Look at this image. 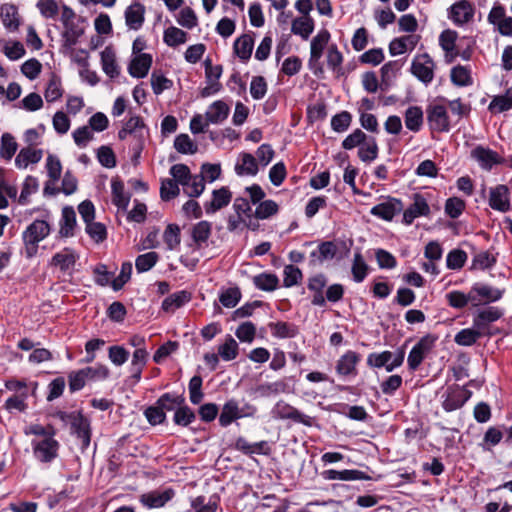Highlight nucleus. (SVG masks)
Listing matches in <instances>:
<instances>
[{
  "label": "nucleus",
  "mask_w": 512,
  "mask_h": 512,
  "mask_svg": "<svg viewBox=\"0 0 512 512\" xmlns=\"http://www.w3.org/2000/svg\"><path fill=\"white\" fill-rule=\"evenodd\" d=\"M111 190L112 203L117 206L118 209L126 210L130 202V195L125 193L123 181L119 178H113L111 180Z\"/></svg>",
  "instance_id": "obj_29"
},
{
  "label": "nucleus",
  "mask_w": 512,
  "mask_h": 512,
  "mask_svg": "<svg viewBox=\"0 0 512 512\" xmlns=\"http://www.w3.org/2000/svg\"><path fill=\"white\" fill-rule=\"evenodd\" d=\"M427 122L432 131L448 132L450 130V118L447 109L441 104H431L426 109Z\"/></svg>",
  "instance_id": "obj_6"
},
{
  "label": "nucleus",
  "mask_w": 512,
  "mask_h": 512,
  "mask_svg": "<svg viewBox=\"0 0 512 512\" xmlns=\"http://www.w3.org/2000/svg\"><path fill=\"white\" fill-rule=\"evenodd\" d=\"M378 156V145L376 139L368 137L367 140L359 147L358 157L363 162H372Z\"/></svg>",
  "instance_id": "obj_47"
},
{
  "label": "nucleus",
  "mask_w": 512,
  "mask_h": 512,
  "mask_svg": "<svg viewBox=\"0 0 512 512\" xmlns=\"http://www.w3.org/2000/svg\"><path fill=\"white\" fill-rule=\"evenodd\" d=\"M404 351H400L395 357L390 351H383L381 353H370L367 356V365L373 368L384 367L387 372H392L403 364Z\"/></svg>",
  "instance_id": "obj_7"
},
{
  "label": "nucleus",
  "mask_w": 512,
  "mask_h": 512,
  "mask_svg": "<svg viewBox=\"0 0 512 512\" xmlns=\"http://www.w3.org/2000/svg\"><path fill=\"white\" fill-rule=\"evenodd\" d=\"M152 56L147 53H142L135 56L128 67L129 74L135 78H144L151 67Z\"/></svg>",
  "instance_id": "obj_26"
},
{
  "label": "nucleus",
  "mask_w": 512,
  "mask_h": 512,
  "mask_svg": "<svg viewBox=\"0 0 512 512\" xmlns=\"http://www.w3.org/2000/svg\"><path fill=\"white\" fill-rule=\"evenodd\" d=\"M76 226V213L72 207L66 206L62 210L59 233L62 237H71L74 235Z\"/></svg>",
  "instance_id": "obj_36"
},
{
  "label": "nucleus",
  "mask_w": 512,
  "mask_h": 512,
  "mask_svg": "<svg viewBox=\"0 0 512 512\" xmlns=\"http://www.w3.org/2000/svg\"><path fill=\"white\" fill-rule=\"evenodd\" d=\"M446 300L452 308L463 309L468 304H471L473 307V301H475V298L472 296L471 289L467 294L462 291L454 290L446 294Z\"/></svg>",
  "instance_id": "obj_39"
},
{
  "label": "nucleus",
  "mask_w": 512,
  "mask_h": 512,
  "mask_svg": "<svg viewBox=\"0 0 512 512\" xmlns=\"http://www.w3.org/2000/svg\"><path fill=\"white\" fill-rule=\"evenodd\" d=\"M437 336L432 334H427L423 336L411 349L407 363L408 367L411 370H416L425 359V357L431 352L433 349L435 342L437 341Z\"/></svg>",
  "instance_id": "obj_5"
},
{
  "label": "nucleus",
  "mask_w": 512,
  "mask_h": 512,
  "mask_svg": "<svg viewBox=\"0 0 512 512\" xmlns=\"http://www.w3.org/2000/svg\"><path fill=\"white\" fill-rule=\"evenodd\" d=\"M212 231V224L208 221H200L192 229V239L198 248L206 244Z\"/></svg>",
  "instance_id": "obj_43"
},
{
  "label": "nucleus",
  "mask_w": 512,
  "mask_h": 512,
  "mask_svg": "<svg viewBox=\"0 0 512 512\" xmlns=\"http://www.w3.org/2000/svg\"><path fill=\"white\" fill-rule=\"evenodd\" d=\"M145 6L134 2L125 10V23L131 30H139L145 20Z\"/></svg>",
  "instance_id": "obj_24"
},
{
  "label": "nucleus",
  "mask_w": 512,
  "mask_h": 512,
  "mask_svg": "<svg viewBox=\"0 0 512 512\" xmlns=\"http://www.w3.org/2000/svg\"><path fill=\"white\" fill-rule=\"evenodd\" d=\"M330 39V33L328 30H321L318 34L313 37L311 41V49H310V60L309 63L312 66L313 64H318V67L314 69V74L318 75L319 73H323V68L319 64V60L322 56L323 50L325 46L328 44Z\"/></svg>",
  "instance_id": "obj_12"
},
{
  "label": "nucleus",
  "mask_w": 512,
  "mask_h": 512,
  "mask_svg": "<svg viewBox=\"0 0 512 512\" xmlns=\"http://www.w3.org/2000/svg\"><path fill=\"white\" fill-rule=\"evenodd\" d=\"M39 184L37 178L33 176H27L22 187L21 194L18 202L21 205H26L29 202V196L38 191Z\"/></svg>",
  "instance_id": "obj_58"
},
{
  "label": "nucleus",
  "mask_w": 512,
  "mask_h": 512,
  "mask_svg": "<svg viewBox=\"0 0 512 512\" xmlns=\"http://www.w3.org/2000/svg\"><path fill=\"white\" fill-rule=\"evenodd\" d=\"M272 412L274 417L278 419H289L305 426L312 425V418L310 416L301 413L298 409L284 401L277 402Z\"/></svg>",
  "instance_id": "obj_10"
},
{
  "label": "nucleus",
  "mask_w": 512,
  "mask_h": 512,
  "mask_svg": "<svg viewBox=\"0 0 512 512\" xmlns=\"http://www.w3.org/2000/svg\"><path fill=\"white\" fill-rule=\"evenodd\" d=\"M18 144L10 133H4L1 136L0 156L5 160H10L17 151Z\"/></svg>",
  "instance_id": "obj_54"
},
{
  "label": "nucleus",
  "mask_w": 512,
  "mask_h": 512,
  "mask_svg": "<svg viewBox=\"0 0 512 512\" xmlns=\"http://www.w3.org/2000/svg\"><path fill=\"white\" fill-rule=\"evenodd\" d=\"M405 125L413 131L418 132L423 125V111L419 106H410L405 111Z\"/></svg>",
  "instance_id": "obj_42"
},
{
  "label": "nucleus",
  "mask_w": 512,
  "mask_h": 512,
  "mask_svg": "<svg viewBox=\"0 0 512 512\" xmlns=\"http://www.w3.org/2000/svg\"><path fill=\"white\" fill-rule=\"evenodd\" d=\"M77 259L78 256L72 249L65 248L52 257L50 264L59 267V269L65 273L73 269Z\"/></svg>",
  "instance_id": "obj_28"
},
{
  "label": "nucleus",
  "mask_w": 512,
  "mask_h": 512,
  "mask_svg": "<svg viewBox=\"0 0 512 512\" xmlns=\"http://www.w3.org/2000/svg\"><path fill=\"white\" fill-rule=\"evenodd\" d=\"M489 205L500 212L510 210L509 189L506 185L500 184L490 189Z\"/></svg>",
  "instance_id": "obj_18"
},
{
  "label": "nucleus",
  "mask_w": 512,
  "mask_h": 512,
  "mask_svg": "<svg viewBox=\"0 0 512 512\" xmlns=\"http://www.w3.org/2000/svg\"><path fill=\"white\" fill-rule=\"evenodd\" d=\"M503 316L502 309L494 306H488L477 310L473 315V327L480 330L483 334L489 324L496 322Z\"/></svg>",
  "instance_id": "obj_15"
},
{
  "label": "nucleus",
  "mask_w": 512,
  "mask_h": 512,
  "mask_svg": "<svg viewBox=\"0 0 512 512\" xmlns=\"http://www.w3.org/2000/svg\"><path fill=\"white\" fill-rule=\"evenodd\" d=\"M351 121V114L348 111H342L332 117L331 127L335 132L342 133L349 128Z\"/></svg>",
  "instance_id": "obj_61"
},
{
  "label": "nucleus",
  "mask_w": 512,
  "mask_h": 512,
  "mask_svg": "<svg viewBox=\"0 0 512 512\" xmlns=\"http://www.w3.org/2000/svg\"><path fill=\"white\" fill-rule=\"evenodd\" d=\"M465 209V202L464 200L458 198V197H451L446 200L445 203V213L450 218H458Z\"/></svg>",
  "instance_id": "obj_64"
},
{
  "label": "nucleus",
  "mask_w": 512,
  "mask_h": 512,
  "mask_svg": "<svg viewBox=\"0 0 512 512\" xmlns=\"http://www.w3.org/2000/svg\"><path fill=\"white\" fill-rule=\"evenodd\" d=\"M429 214L430 207L426 198L420 193H415L413 194V203L403 211V223L411 225L416 218Z\"/></svg>",
  "instance_id": "obj_11"
},
{
  "label": "nucleus",
  "mask_w": 512,
  "mask_h": 512,
  "mask_svg": "<svg viewBox=\"0 0 512 512\" xmlns=\"http://www.w3.org/2000/svg\"><path fill=\"white\" fill-rule=\"evenodd\" d=\"M170 174L174 178L173 180L177 184L182 186H188L191 181L190 169L185 164H175L170 168Z\"/></svg>",
  "instance_id": "obj_56"
},
{
  "label": "nucleus",
  "mask_w": 512,
  "mask_h": 512,
  "mask_svg": "<svg viewBox=\"0 0 512 512\" xmlns=\"http://www.w3.org/2000/svg\"><path fill=\"white\" fill-rule=\"evenodd\" d=\"M232 199V193L228 187H221L212 192V199L204 204L205 212L213 214L226 207Z\"/></svg>",
  "instance_id": "obj_21"
},
{
  "label": "nucleus",
  "mask_w": 512,
  "mask_h": 512,
  "mask_svg": "<svg viewBox=\"0 0 512 512\" xmlns=\"http://www.w3.org/2000/svg\"><path fill=\"white\" fill-rule=\"evenodd\" d=\"M191 300V294L188 291L182 290L175 292L166 297L162 302V309L165 312L172 313L176 309L188 303Z\"/></svg>",
  "instance_id": "obj_34"
},
{
  "label": "nucleus",
  "mask_w": 512,
  "mask_h": 512,
  "mask_svg": "<svg viewBox=\"0 0 512 512\" xmlns=\"http://www.w3.org/2000/svg\"><path fill=\"white\" fill-rule=\"evenodd\" d=\"M482 335L483 333L476 328L462 329L455 335L454 341L460 346H471L475 344Z\"/></svg>",
  "instance_id": "obj_48"
},
{
  "label": "nucleus",
  "mask_w": 512,
  "mask_h": 512,
  "mask_svg": "<svg viewBox=\"0 0 512 512\" xmlns=\"http://www.w3.org/2000/svg\"><path fill=\"white\" fill-rule=\"evenodd\" d=\"M101 64L102 69L110 78H116L119 76V67L116 62L115 51L111 46H107L101 52Z\"/></svg>",
  "instance_id": "obj_30"
},
{
  "label": "nucleus",
  "mask_w": 512,
  "mask_h": 512,
  "mask_svg": "<svg viewBox=\"0 0 512 512\" xmlns=\"http://www.w3.org/2000/svg\"><path fill=\"white\" fill-rule=\"evenodd\" d=\"M175 495L173 489L168 488L165 490H154L148 493H144L140 496V502L143 506L153 509V508H161L167 502H169Z\"/></svg>",
  "instance_id": "obj_16"
},
{
  "label": "nucleus",
  "mask_w": 512,
  "mask_h": 512,
  "mask_svg": "<svg viewBox=\"0 0 512 512\" xmlns=\"http://www.w3.org/2000/svg\"><path fill=\"white\" fill-rule=\"evenodd\" d=\"M457 32L447 29L444 30L439 36V44L445 52V60L447 63H452L459 55L456 49Z\"/></svg>",
  "instance_id": "obj_23"
},
{
  "label": "nucleus",
  "mask_w": 512,
  "mask_h": 512,
  "mask_svg": "<svg viewBox=\"0 0 512 512\" xmlns=\"http://www.w3.org/2000/svg\"><path fill=\"white\" fill-rule=\"evenodd\" d=\"M235 172L239 176L256 175L258 172L257 159L250 153H241L239 161L235 165Z\"/></svg>",
  "instance_id": "obj_31"
},
{
  "label": "nucleus",
  "mask_w": 512,
  "mask_h": 512,
  "mask_svg": "<svg viewBox=\"0 0 512 512\" xmlns=\"http://www.w3.org/2000/svg\"><path fill=\"white\" fill-rule=\"evenodd\" d=\"M50 233V226L44 220L33 221L23 232L22 238L25 245V256L32 258L38 251V244Z\"/></svg>",
  "instance_id": "obj_1"
},
{
  "label": "nucleus",
  "mask_w": 512,
  "mask_h": 512,
  "mask_svg": "<svg viewBox=\"0 0 512 512\" xmlns=\"http://www.w3.org/2000/svg\"><path fill=\"white\" fill-rule=\"evenodd\" d=\"M471 157L479 163L482 169L487 171H490L494 165L504 163V158H502L496 151L485 148L481 145L476 146L471 151Z\"/></svg>",
  "instance_id": "obj_14"
},
{
  "label": "nucleus",
  "mask_w": 512,
  "mask_h": 512,
  "mask_svg": "<svg viewBox=\"0 0 512 512\" xmlns=\"http://www.w3.org/2000/svg\"><path fill=\"white\" fill-rule=\"evenodd\" d=\"M474 16V8L467 0H460L450 8V18L457 25L469 22Z\"/></svg>",
  "instance_id": "obj_22"
},
{
  "label": "nucleus",
  "mask_w": 512,
  "mask_h": 512,
  "mask_svg": "<svg viewBox=\"0 0 512 512\" xmlns=\"http://www.w3.org/2000/svg\"><path fill=\"white\" fill-rule=\"evenodd\" d=\"M195 419L196 415L194 411L186 404V401L184 404L178 407L173 416L174 423L184 427L190 425L195 421Z\"/></svg>",
  "instance_id": "obj_49"
},
{
  "label": "nucleus",
  "mask_w": 512,
  "mask_h": 512,
  "mask_svg": "<svg viewBox=\"0 0 512 512\" xmlns=\"http://www.w3.org/2000/svg\"><path fill=\"white\" fill-rule=\"evenodd\" d=\"M43 156L41 149L31 147L22 148L15 158V165L19 169L26 168L29 164L38 163Z\"/></svg>",
  "instance_id": "obj_32"
},
{
  "label": "nucleus",
  "mask_w": 512,
  "mask_h": 512,
  "mask_svg": "<svg viewBox=\"0 0 512 512\" xmlns=\"http://www.w3.org/2000/svg\"><path fill=\"white\" fill-rule=\"evenodd\" d=\"M351 272L353 275V280L357 283L362 282L366 278L368 265L364 261L361 253H355Z\"/></svg>",
  "instance_id": "obj_57"
},
{
  "label": "nucleus",
  "mask_w": 512,
  "mask_h": 512,
  "mask_svg": "<svg viewBox=\"0 0 512 512\" xmlns=\"http://www.w3.org/2000/svg\"><path fill=\"white\" fill-rule=\"evenodd\" d=\"M292 32L307 40L314 30V20L310 16H302L293 20Z\"/></svg>",
  "instance_id": "obj_41"
},
{
  "label": "nucleus",
  "mask_w": 512,
  "mask_h": 512,
  "mask_svg": "<svg viewBox=\"0 0 512 512\" xmlns=\"http://www.w3.org/2000/svg\"><path fill=\"white\" fill-rule=\"evenodd\" d=\"M322 477L325 480H341V481H356V480H372V477L363 471L357 469H345L342 471L329 469L322 472Z\"/></svg>",
  "instance_id": "obj_19"
},
{
  "label": "nucleus",
  "mask_w": 512,
  "mask_h": 512,
  "mask_svg": "<svg viewBox=\"0 0 512 512\" xmlns=\"http://www.w3.org/2000/svg\"><path fill=\"white\" fill-rule=\"evenodd\" d=\"M254 46L253 38L248 34H243L234 42V52L243 61L250 59Z\"/></svg>",
  "instance_id": "obj_38"
},
{
  "label": "nucleus",
  "mask_w": 512,
  "mask_h": 512,
  "mask_svg": "<svg viewBox=\"0 0 512 512\" xmlns=\"http://www.w3.org/2000/svg\"><path fill=\"white\" fill-rule=\"evenodd\" d=\"M435 62L428 53L416 55L411 63V73L425 85L434 79Z\"/></svg>",
  "instance_id": "obj_4"
},
{
  "label": "nucleus",
  "mask_w": 512,
  "mask_h": 512,
  "mask_svg": "<svg viewBox=\"0 0 512 512\" xmlns=\"http://www.w3.org/2000/svg\"><path fill=\"white\" fill-rule=\"evenodd\" d=\"M164 42L170 47H176L187 41V33L177 27H169L164 31Z\"/></svg>",
  "instance_id": "obj_51"
},
{
  "label": "nucleus",
  "mask_w": 512,
  "mask_h": 512,
  "mask_svg": "<svg viewBox=\"0 0 512 512\" xmlns=\"http://www.w3.org/2000/svg\"><path fill=\"white\" fill-rule=\"evenodd\" d=\"M218 355L225 361H231L235 359L238 355V344L237 342L229 336L224 344L220 345L218 348Z\"/></svg>",
  "instance_id": "obj_59"
},
{
  "label": "nucleus",
  "mask_w": 512,
  "mask_h": 512,
  "mask_svg": "<svg viewBox=\"0 0 512 512\" xmlns=\"http://www.w3.org/2000/svg\"><path fill=\"white\" fill-rule=\"evenodd\" d=\"M71 430L72 433L76 434V436L81 440L82 448L86 449L90 445L91 441L89 420L82 415L77 422H74V426Z\"/></svg>",
  "instance_id": "obj_40"
},
{
  "label": "nucleus",
  "mask_w": 512,
  "mask_h": 512,
  "mask_svg": "<svg viewBox=\"0 0 512 512\" xmlns=\"http://www.w3.org/2000/svg\"><path fill=\"white\" fill-rule=\"evenodd\" d=\"M419 36L410 34L393 39L389 44V52L392 56L400 55L408 50H413L419 41Z\"/></svg>",
  "instance_id": "obj_27"
},
{
  "label": "nucleus",
  "mask_w": 512,
  "mask_h": 512,
  "mask_svg": "<svg viewBox=\"0 0 512 512\" xmlns=\"http://www.w3.org/2000/svg\"><path fill=\"white\" fill-rule=\"evenodd\" d=\"M403 210V203L400 199L388 197L384 202H381L371 208L370 213L385 221H391L396 214Z\"/></svg>",
  "instance_id": "obj_13"
},
{
  "label": "nucleus",
  "mask_w": 512,
  "mask_h": 512,
  "mask_svg": "<svg viewBox=\"0 0 512 512\" xmlns=\"http://www.w3.org/2000/svg\"><path fill=\"white\" fill-rule=\"evenodd\" d=\"M360 361V355L355 351H347L336 363V372L340 376H355L357 374L356 366Z\"/></svg>",
  "instance_id": "obj_20"
},
{
  "label": "nucleus",
  "mask_w": 512,
  "mask_h": 512,
  "mask_svg": "<svg viewBox=\"0 0 512 512\" xmlns=\"http://www.w3.org/2000/svg\"><path fill=\"white\" fill-rule=\"evenodd\" d=\"M144 132L145 124L141 117H131L118 132V137L121 140H125L128 136H132L135 140L133 145L134 158H138L143 150L144 146Z\"/></svg>",
  "instance_id": "obj_2"
},
{
  "label": "nucleus",
  "mask_w": 512,
  "mask_h": 512,
  "mask_svg": "<svg viewBox=\"0 0 512 512\" xmlns=\"http://www.w3.org/2000/svg\"><path fill=\"white\" fill-rule=\"evenodd\" d=\"M327 65L328 67L337 75H343L342 71V62H343V55L338 50L337 46L335 44H332L329 46L327 51Z\"/></svg>",
  "instance_id": "obj_50"
},
{
  "label": "nucleus",
  "mask_w": 512,
  "mask_h": 512,
  "mask_svg": "<svg viewBox=\"0 0 512 512\" xmlns=\"http://www.w3.org/2000/svg\"><path fill=\"white\" fill-rule=\"evenodd\" d=\"M242 294L238 287H230L219 295L220 303L226 308H234L241 300Z\"/></svg>",
  "instance_id": "obj_52"
},
{
  "label": "nucleus",
  "mask_w": 512,
  "mask_h": 512,
  "mask_svg": "<svg viewBox=\"0 0 512 512\" xmlns=\"http://www.w3.org/2000/svg\"><path fill=\"white\" fill-rule=\"evenodd\" d=\"M144 415L152 426L163 424L166 421V413L160 408L158 404L149 406L145 409Z\"/></svg>",
  "instance_id": "obj_63"
},
{
  "label": "nucleus",
  "mask_w": 512,
  "mask_h": 512,
  "mask_svg": "<svg viewBox=\"0 0 512 512\" xmlns=\"http://www.w3.org/2000/svg\"><path fill=\"white\" fill-rule=\"evenodd\" d=\"M185 397L182 394L177 393H164L161 395L156 404L160 406L163 412L176 411L185 402Z\"/></svg>",
  "instance_id": "obj_37"
},
{
  "label": "nucleus",
  "mask_w": 512,
  "mask_h": 512,
  "mask_svg": "<svg viewBox=\"0 0 512 512\" xmlns=\"http://www.w3.org/2000/svg\"><path fill=\"white\" fill-rule=\"evenodd\" d=\"M471 292L475 298L473 307H478L500 300L505 293V289H499L483 283H475L471 287Z\"/></svg>",
  "instance_id": "obj_8"
},
{
  "label": "nucleus",
  "mask_w": 512,
  "mask_h": 512,
  "mask_svg": "<svg viewBox=\"0 0 512 512\" xmlns=\"http://www.w3.org/2000/svg\"><path fill=\"white\" fill-rule=\"evenodd\" d=\"M467 260V254L461 249L451 250L446 258L447 267L449 269L457 270L464 266Z\"/></svg>",
  "instance_id": "obj_62"
},
{
  "label": "nucleus",
  "mask_w": 512,
  "mask_h": 512,
  "mask_svg": "<svg viewBox=\"0 0 512 512\" xmlns=\"http://www.w3.org/2000/svg\"><path fill=\"white\" fill-rule=\"evenodd\" d=\"M32 445L35 457L43 463H50L58 456L59 443L52 435L40 441L34 440Z\"/></svg>",
  "instance_id": "obj_9"
},
{
  "label": "nucleus",
  "mask_w": 512,
  "mask_h": 512,
  "mask_svg": "<svg viewBox=\"0 0 512 512\" xmlns=\"http://www.w3.org/2000/svg\"><path fill=\"white\" fill-rule=\"evenodd\" d=\"M269 327L272 335L276 338H293L298 334V328L287 322L270 323Z\"/></svg>",
  "instance_id": "obj_46"
},
{
  "label": "nucleus",
  "mask_w": 512,
  "mask_h": 512,
  "mask_svg": "<svg viewBox=\"0 0 512 512\" xmlns=\"http://www.w3.org/2000/svg\"><path fill=\"white\" fill-rule=\"evenodd\" d=\"M472 392L465 386L450 385L442 395V408L446 412H452L462 408L471 398Z\"/></svg>",
  "instance_id": "obj_3"
},
{
  "label": "nucleus",
  "mask_w": 512,
  "mask_h": 512,
  "mask_svg": "<svg viewBox=\"0 0 512 512\" xmlns=\"http://www.w3.org/2000/svg\"><path fill=\"white\" fill-rule=\"evenodd\" d=\"M338 245L334 241H323L317 249L310 253V262L314 265H321L325 261H330L336 257Z\"/></svg>",
  "instance_id": "obj_17"
},
{
  "label": "nucleus",
  "mask_w": 512,
  "mask_h": 512,
  "mask_svg": "<svg viewBox=\"0 0 512 512\" xmlns=\"http://www.w3.org/2000/svg\"><path fill=\"white\" fill-rule=\"evenodd\" d=\"M451 81L459 87L470 86L473 83L471 71L468 67L457 65L451 69Z\"/></svg>",
  "instance_id": "obj_44"
},
{
  "label": "nucleus",
  "mask_w": 512,
  "mask_h": 512,
  "mask_svg": "<svg viewBox=\"0 0 512 512\" xmlns=\"http://www.w3.org/2000/svg\"><path fill=\"white\" fill-rule=\"evenodd\" d=\"M174 148L181 154H195L198 146L194 143L189 135L179 134L174 140Z\"/></svg>",
  "instance_id": "obj_53"
},
{
  "label": "nucleus",
  "mask_w": 512,
  "mask_h": 512,
  "mask_svg": "<svg viewBox=\"0 0 512 512\" xmlns=\"http://www.w3.org/2000/svg\"><path fill=\"white\" fill-rule=\"evenodd\" d=\"M230 107L222 100L213 102L205 113L206 125L220 124L227 119Z\"/></svg>",
  "instance_id": "obj_25"
},
{
  "label": "nucleus",
  "mask_w": 512,
  "mask_h": 512,
  "mask_svg": "<svg viewBox=\"0 0 512 512\" xmlns=\"http://www.w3.org/2000/svg\"><path fill=\"white\" fill-rule=\"evenodd\" d=\"M253 283L256 288L271 292L277 289L279 279L277 275L273 273H261L253 277Z\"/></svg>",
  "instance_id": "obj_45"
},
{
  "label": "nucleus",
  "mask_w": 512,
  "mask_h": 512,
  "mask_svg": "<svg viewBox=\"0 0 512 512\" xmlns=\"http://www.w3.org/2000/svg\"><path fill=\"white\" fill-rule=\"evenodd\" d=\"M242 417L239 409L238 402L234 399L228 400L222 407V411L219 416V424L222 427H227L234 420Z\"/></svg>",
  "instance_id": "obj_33"
},
{
  "label": "nucleus",
  "mask_w": 512,
  "mask_h": 512,
  "mask_svg": "<svg viewBox=\"0 0 512 512\" xmlns=\"http://www.w3.org/2000/svg\"><path fill=\"white\" fill-rule=\"evenodd\" d=\"M0 17L3 25L10 31L18 29L20 20L16 6L4 4L0 8Z\"/></svg>",
  "instance_id": "obj_35"
},
{
  "label": "nucleus",
  "mask_w": 512,
  "mask_h": 512,
  "mask_svg": "<svg viewBox=\"0 0 512 512\" xmlns=\"http://www.w3.org/2000/svg\"><path fill=\"white\" fill-rule=\"evenodd\" d=\"M202 382V378L199 375L193 376L189 381L188 389L190 401L194 405L199 404L204 397V393L202 392Z\"/></svg>",
  "instance_id": "obj_60"
},
{
  "label": "nucleus",
  "mask_w": 512,
  "mask_h": 512,
  "mask_svg": "<svg viewBox=\"0 0 512 512\" xmlns=\"http://www.w3.org/2000/svg\"><path fill=\"white\" fill-rule=\"evenodd\" d=\"M159 260V255L156 252H148L139 255L135 260V267L138 273L149 271L155 266Z\"/></svg>",
  "instance_id": "obj_55"
}]
</instances>
